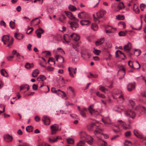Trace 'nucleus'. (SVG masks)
I'll return each mask as SVG.
<instances>
[{
	"mask_svg": "<svg viewBox=\"0 0 146 146\" xmlns=\"http://www.w3.org/2000/svg\"><path fill=\"white\" fill-rule=\"evenodd\" d=\"M80 138L83 140L85 141L89 145H91L93 141V139L91 136L87 134L84 131L80 133Z\"/></svg>",
	"mask_w": 146,
	"mask_h": 146,
	"instance_id": "f257e3e1",
	"label": "nucleus"
},
{
	"mask_svg": "<svg viewBox=\"0 0 146 146\" xmlns=\"http://www.w3.org/2000/svg\"><path fill=\"white\" fill-rule=\"evenodd\" d=\"M2 40L4 44H7V46L10 48V46L12 45L14 41V39L11 37L10 38L9 36L4 35L2 37Z\"/></svg>",
	"mask_w": 146,
	"mask_h": 146,
	"instance_id": "f03ea898",
	"label": "nucleus"
},
{
	"mask_svg": "<svg viewBox=\"0 0 146 146\" xmlns=\"http://www.w3.org/2000/svg\"><path fill=\"white\" fill-rule=\"evenodd\" d=\"M73 20L74 21L72 22L69 21L68 23L70 24L71 29L73 30H75L79 27V25L78 23L79 20L77 19Z\"/></svg>",
	"mask_w": 146,
	"mask_h": 146,
	"instance_id": "7ed1b4c3",
	"label": "nucleus"
},
{
	"mask_svg": "<svg viewBox=\"0 0 146 146\" xmlns=\"http://www.w3.org/2000/svg\"><path fill=\"white\" fill-rule=\"evenodd\" d=\"M68 37L69 38V39L68 40H66V39L64 38V40H65V41L68 43L70 42L71 39H72L73 40L77 42L80 39V37L79 35L75 33L71 34L70 36H68Z\"/></svg>",
	"mask_w": 146,
	"mask_h": 146,
	"instance_id": "20e7f679",
	"label": "nucleus"
},
{
	"mask_svg": "<svg viewBox=\"0 0 146 146\" xmlns=\"http://www.w3.org/2000/svg\"><path fill=\"white\" fill-rule=\"evenodd\" d=\"M50 128L51 130V134L52 135L55 134L57 131L61 130V128H59L58 125L56 124L51 125Z\"/></svg>",
	"mask_w": 146,
	"mask_h": 146,
	"instance_id": "39448f33",
	"label": "nucleus"
},
{
	"mask_svg": "<svg viewBox=\"0 0 146 146\" xmlns=\"http://www.w3.org/2000/svg\"><path fill=\"white\" fill-rule=\"evenodd\" d=\"M106 11L105 10L101 9L96 13V16L98 19H100L103 17V16L106 13Z\"/></svg>",
	"mask_w": 146,
	"mask_h": 146,
	"instance_id": "423d86ee",
	"label": "nucleus"
},
{
	"mask_svg": "<svg viewBox=\"0 0 146 146\" xmlns=\"http://www.w3.org/2000/svg\"><path fill=\"white\" fill-rule=\"evenodd\" d=\"M136 83L135 82L129 83L127 86V88L128 91L131 92L135 89V88Z\"/></svg>",
	"mask_w": 146,
	"mask_h": 146,
	"instance_id": "0eeeda50",
	"label": "nucleus"
},
{
	"mask_svg": "<svg viewBox=\"0 0 146 146\" xmlns=\"http://www.w3.org/2000/svg\"><path fill=\"white\" fill-rule=\"evenodd\" d=\"M135 110L138 111H141L144 113H146V108L142 106H137L135 108Z\"/></svg>",
	"mask_w": 146,
	"mask_h": 146,
	"instance_id": "6e6552de",
	"label": "nucleus"
},
{
	"mask_svg": "<svg viewBox=\"0 0 146 146\" xmlns=\"http://www.w3.org/2000/svg\"><path fill=\"white\" fill-rule=\"evenodd\" d=\"M64 13L70 19L73 20H75V19H77L71 12L65 11H64Z\"/></svg>",
	"mask_w": 146,
	"mask_h": 146,
	"instance_id": "1a4fd4ad",
	"label": "nucleus"
},
{
	"mask_svg": "<svg viewBox=\"0 0 146 146\" xmlns=\"http://www.w3.org/2000/svg\"><path fill=\"white\" fill-rule=\"evenodd\" d=\"M37 37L38 38H40L41 35L44 33V31L42 28H40L37 29L35 31Z\"/></svg>",
	"mask_w": 146,
	"mask_h": 146,
	"instance_id": "9d476101",
	"label": "nucleus"
},
{
	"mask_svg": "<svg viewBox=\"0 0 146 146\" xmlns=\"http://www.w3.org/2000/svg\"><path fill=\"white\" fill-rule=\"evenodd\" d=\"M123 48L125 51L129 52L131 48V44L130 43L128 42L127 44L124 46Z\"/></svg>",
	"mask_w": 146,
	"mask_h": 146,
	"instance_id": "9b49d317",
	"label": "nucleus"
},
{
	"mask_svg": "<svg viewBox=\"0 0 146 146\" xmlns=\"http://www.w3.org/2000/svg\"><path fill=\"white\" fill-rule=\"evenodd\" d=\"M4 138L5 141L7 142H10L13 140V137L9 135V134H7L5 136H4Z\"/></svg>",
	"mask_w": 146,
	"mask_h": 146,
	"instance_id": "f8f14e48",
	"label": "nucleus"
},
{
	"mask_svg": "<svg viewBox=\"0 0 146 146\" xmlns=\"http://www.w3.org/2000/svg\"><path fill=\"white\" fill-rule=\"evenodd\" d=\"M133 133L135 136L141 139L143 137L142 134L139 133L137 129H135L134 130Z\"/></svg>",
	"mask_w": 146,
	"mask_h": 146,
	"instance_id": "ddd939ff",
	"label": "nucleus"
},
{
	"mask_svg": "<svg viewBox=\"0 0 146 146\" xmlns=\"http://www.w3.org/2000/svg\"><path fill=\"white\" fill-rule=\"evenodd\" d=\"M87 111V109L84 108L82 110H80V114L82 117H86V112Z\"/></svg>",
	"mask_w": 146,
	"mask_h": 146,
	"instance_id": "4468645a",
	"label": "nucleus"
},
{
	"mask_svg": "<svg viewBox=\"0 0 146 146\" xmlns=\"http://www.w3.org/2000/svg\"><path fill=\"white\" fill-rule=\"evenodd\" d=\"M55 57L57 61H58L59 60V62L60 63L64 62V59L62 56L58 55H56Z\"/></svg>",
	"mask_w": 146,
	"mask_h": 146,
	"instance_id": "2eb2a0df",
	"label": "nucleus"
},
{
	"mask_svg": "<svg viewBox=\"0 0 146 146\" xmlns=\"http://www.w3.org/2000/svg\"><path fill=\"white\" fill-rule=\"evenodd\" d=\"M102 129L100 128V127H96V129L94 131V133L95 135L101 133V131H102Z\"/></svg>",
	"mask_w": 146,
	"mask_h": 146,
	"instance_id": "dca6fc26",
	"label": "nucleus"
},
{
	"mask_svg": "<svg viewBox=\"0 0 146 146\" xmlns=\"http://www.w3.org/2000/svg\"><path fill=\"white\" fill-rule=\"evenodd\" d=\"M95 127V123L89 124L87 125V128L90 131H92L93 130V128Z\"/></svg>",
	"mask_w": 146,
	"mask_h": 146,
	"instance_id": "f3484780",
	"label": "nucleus"
},
{
	"mask_svg": "<svg viewBox=\"0 0 146 146\" xmlns=\"http://www.w3.org/2000/svg\"><path fill=\"white\" fill-rule=\"evenodd\" d=\"M104 38H101L95 42V44L96 46H98L102 44L104 42Z\"/></svg>",
	"mask_w": 146,
	"mask_h": 146,
	"instance_id": "a211bd4d",
	"label": "nucleus"
},
{
	"mask_svg": "<svg viewBox=\"0 0 146 146\" xmlns=\"http://www.w3.org/2000/svg\"><path fill=\"white\" fill-rule=\"evenodd\" d=\"M58 20L61 23H65L66 17L64 15H61L58 18Z\"/></svg>",
	"mask_w": 146,
	"mask_h": 146,
	"instance_id": "6ab92c4d",
	"label": "nucleus"
},
{
	"mask_svg": "<svg viewBox=\"0 0 146 146\" xmlns=\"http://www.w3.org/2000/svg\"><path fill=\"white\" fill-rule=\"evenodd\" d=\"M106 29H107V30L106 29L105 30V31L106 33H112V30L113 29H114L111 27L109 25L107 26L106 27Z\"/></svg>",
	"mask_w": 146,
	"mask_h": 146,
	"instance_id": "aec40b11",
	"label": "nucleus"
},
{
	"mask_svg": "<svg viewBox=\"0 0 146 146\" xmlns=\"http://www.w3.org/2000/svg\"><path fill=\"white\" fill-rule=\"evenodd\" d=\"M80 23L82 25H90V22L88 20H82L80 21Z\"/></svg>",
	"mask_w": 146,
	"mask_h": 146,
	"instance_id": "412c9836",
	"label": "nucleus"
},
{
	"mask_svg": "<svg viewBox=\"0 0 146 146\" xmlns=\"http://www.w3.org/2000/svg\"><path fill=\"white\" fill-rule=\"evenodd\" d=\"M103 121L104 123L107 126H108V125L111 124V120L109 118L106 119L104 120H103Z\"/></svg>",
	"mask_w": 146,
	"mask_h": 146,
	"instance_id": "4be33fe9",
	"label": "nucleus"
},
{
	"mask_svg": "<svg viewBox=\"0 0 146 146\" xmlns=\"http://www.w3.org/2000/svg\"><path fill=\"white\" fill-rule=\"evenodd\" d=\"M39 70L36 69L33 72L32 76L33 77H36L39 74Z\"/></svg>",
	"mask_w": 146,
	"mask_h": 146,
	"instance_id": "5701e85b",
	"label": "nucleus"
},
{
	"mask_svg": "<svg viewBox=\"0 0 146 146\" xmlns=\"http://www.w3.org/2000/svg\"><path fill=\"white\" fill-rule=\"evenodd\" d=\"M34 66V65L33 63L30 64L29 62H27L26 63L25 65V67L26 68L30 69L33 67Z\"/></svg>",
	"mask_w": 146,
	"mask_h": 146,
	"instance_id": "b1692460",
	"label": "nucleus"
},
{
	"mask_svg": "<svg viewBox=\"0 0 146 146\" xmlns=\"http://www.w3.org/2000/svg\"><path fill=\"white\" fill-rule=\"evenodd\" d=\"M118 122L120 123L121 125L122 126L124 129L126 130L129 128V127L125 126V123L121 120H119Z\"/></svg>",
	"mask_w": 146,
	"mask_h": 146,
	"instance_id": "393cba45",
	"label": "nucleus"
},
{
	"mask_svg": "<svg viewBox=\"0 0 146 146\" xmlns=\"http://www.w3.org/2000/svg\"><path fill=\"white\" fill-rule=\"evenodd\" d=\"M133 10L136 13H138L139 12V10L138 7L135 4H134Z\"/></svg>",
	"mask_w": 146,
	"mask_h": 146,
	"instance_id": "a878e982",
	"label": "nucleus"
},
{
	"mask_svg": "<svg viewBox=\"0 0 146 146\" xmlns=\"http://www.w3.org/2000/svg\"><path fill=\"white\" fill-rule=\"evenodd\" d=\"M15 20H13V21H11L10 22V27L12 29H14L15 27Z\"/></svg>",
	"mask_w": 146,
	"mask_h": 146,
	"instance_id": "bb28decb",
	"label": "nucleus"
},
{
	"mask_svg": "<svg viewBox=\"0 0 146 146\" xmlns=\"http://www.w3.org/2000/svg\"><path fill=\"white\" fill-rule=\"evenodd\" d=\"M26 88L27 89V91L29 90V86L28 85H22L20 88V90H25Z\"/></svg>",
	"mask_w": 146,
	"mask_h": 146,
	"instance_id": "cd10ccee",
	"label": "nucleus"
},
{
	"mask_svg": "<svg viewBox=\"0 0 146 146\" xmlns=\"http://www.w3.org/2000/svg\"><path fill=\"white\" fill-rule=\"evenodd\" d=\"M69 9L72 11H75L77 10L76 7L72 5H70L68 6Z\"/></svg>",
	"mask_w": 146,
	"mask_h": 146,
	"instance_id": "c85d7f7f",
	"label": "nucleus"
},
{
	"mask_svg": "<svg viewBox=\"0 0 146 146\" xmlns=\"http://www.w3.org/2000/svg\"><path fill=\"white\" fill-rule=\"evenodd\" d=\"M93 105H91L88 108L89 111L91 114H92L93 112H95V110L93 109Z\"/></svg>",
	"mask_w": 146,
	"mask_h": 146,
	"instance_id": "c756f323",
	"label": "nucleus"
},
{
	"mask_svg": "<svg viewBox=\"0 0 146 146\" xmlns=\"http://www.w3.org/2000/svg\"><path fill=\"white\" fill-rule=\"evenodd\" d=\"M135 113L132 111L130 110L129 112V116L132 119L135 118Z\"/></svg>",
	"mask_w": 146,
	"mask_h": 146,
	"instance_id": "7c9ffc66",
	"label": "nucleus"
},
{
	"mask_svg": "<svg viewBox=\"0 0 146 146\" xmlns=\"http://www.w3.org/2000/svg\"><path fill=\"white\" fill-rule=\"evenodd\" d=\"M26 130L27 132L30 133L33 131V128L32 126H29L26 128Z\"/></svg>",
	"mask_w": 146,
	"mask_h": 146,
	"instance_id": "2f4dec72",
	"label": "nucleus"
},
{
	"mask_svg": "<svg viewBox=\"0 0 146 146\" xmlns=\"http://www.w3.org/2000/svg\"><path fill=\"white\" fill-rule=\"evenodd\" d=\"M117 7H118L119 11L121 9L124 8L125 7L124 4L122 2H120L119 4L117 5Z\"/></svg>",
	"mask_w": 146,
	"mask_h": 146,
	"instance_id": "473e14b6",
	"label": "nucleus"
},
{
	"mask_svg": "<svg viewBox=\"0 0 146 146\" xmlns=\"http://www.w3.org/2000/svg\"><path fill=\"white\" fill-rule=\"evenodd\" d=\"M141 53V50L138 49H135L134 53V54L136 56H139Z\"/></svg>",
	"mask_w": 146,
	"mask_h": 146,
	"instance_id": "72a5a7b5",
	"label": "nucleus"
},
{
	"mask_svg": "<svg viewBox=\"0 0 146 146\" xmlns=\"http://www.w3.org/2000/svg\"><path fill=\"white\" fill-rule=\"evenodd\" d=\"M91 28L94 31H96L98 29V27L96 24H92L91 25Z\"/></svg>",
	"mask_w": 146,
	"mask_h": 146,
	"instance_id": "f704fd0d",
	"label": "nucleus"
},
{
	"mask_svg": "<svg viewBox=\"0 0 146 146\" xmlns=\"http://www.w3.org/2000/svg\"><path fill=\"white\" fill-rule=\"evenodd\" d=\"M85 141L84 140H80L77 143V146H84V145L85 143Z\"/></svg>",
	"mask_w": 146,
	"mask_h": 146,
	"instance_id": "c9c22d12",
	"label": "nucleus"
},
{
	"mask_svg": "<svg viewBox=\"0 0 146 146\" xmlns=\"http://www.w3.org/2000/svg\"><path fill=\"white\" fill-rule=\"evenodd\" d=\"M99 89L101 91L104 93H106V92L108 91V89L102 86L100 87Z\"/></svg>",
	"mask_w": 146,
	"mask_h": 146,
	"instance_id": "e433bc0d",
	"label": "nucleus"
},
{
	"mask_svg": "<svg viewBox=\"0 0 146 146\" xmlns=\"http://www.w3.org/2000/svg\"><path fill=\"white\" fill-rule=\"evenodd\" d=\"M1 75L5 77H7L8 76V75L7 72L4 69L1 70Z\"/></svg>",
	"mask_w": 146,
	"mask_h": 146,
	"instance_id": "4c0bfd02",
	"label": "nucleus"
},
{
	"mask_svg": "<svg viewBox=\"0 0 146 146\" xmlns=\"http://www.w3.org/2000/svg\"><path fill=\"white\" fill-rule=\"evenodd\" d=\"M58 139V137H57L56 138H53V139H52L50 138H49L48 139L49 142L50 143H53L56 142Z\"/></svg>",
	"mask_w": 146,
	"mask_h": 146,
	"instance_id": "58836bf2",
	"label": "nucleus"
},
{
	"mask_svg": "<svg viewBox=\"0 0 146 146\" xmlns=\"http://www.w3.org/2000/svg\"><path fill=\"white\" fill-rule=\"evenodd\" d=\"M40 79L42 81H44V80H46V78L44 75H40L37 78L38 80V79Z\"/></svg>",
	"mask_w": 146,
	"mask_h": 146,
	"instance_id": "ea45409f",
	"label": "nucleus"
},
{
	"mask_svg": "<svg viewBox=\"0 0 146 146\" xmlns=\"http://www.w3.org/2000/svg\"><path fill=\"white\" fill-rule=\"evenodd\" d=\"M131 143L130 141L125 140L124 143L125 146H131Z\"/></svg>",
	"mask_w": 146,
	"mask_h": 146,
	"instance_id": "a19ab883",
	"label": "nucleus"
},
{
	"mask_svg": "<svg viewBox=\"0 0 146 146\" xmlns=\"http://www.w3.org/2000/svg\"><path fill=\"white\" fill-rule=\"evenodd\" d=\"M20 36H21V38H23L24 37V35H22V34H20L18 33H15L14 35V36L15 37L17 38L18 39H20L21 38H18L17 37V36H18L19 37Z\"/></svg>",
	"mask_w": 146,
	"mask_h": 146,
	"instance_id": "79ce46f5",
	"label": "nucleus"
},
{
	"mask_svg": "<svg viewBox=\"0 0 146 146\" xmlns=\"http://www.w3.org/2000/svg\"><path fill=\"white\" fill-rule=\"evenodd\" d=\"M117 5L116 3H114L112 6V7H113L114 10L116 11H119V9L118 7H117Z\"/></svg>",
	"mask_w": 146,
	"mask_h": 146,
	"instance_id": "37998d69",
	"label": "nucleus"
},
{
	"mask_svg": "<svg viewBox=\"0 0 146 146\" xmlns=\"http://www.w3.org/2000/svg\"><path fill=\"white\" fill-rule=\"evenodd\" d=\"M101 51L100 50H98L95 48H94V50L93 51V53L96 55H99Z\"/></svg>",
	"mask_w": 146,
	"mask_h": 146,
	"instance_id": "c03bdc74",
	"label": "nucleus"
},
{
	"mask_svg": "<svg viewBox=\"0 0 146 146\" xmlns=\"http://www.w3.org/2000/svg\"><path fill=\"white\" fill-rule=\"evenodd\" d=\"M67 142L68 144H73L74 142V140L72 139L68 138L67 139Z\"/></svg>",
	"mask_w": 146,
	"mask_h": 146,
	"instance_id": "a18cd8bd",
	"label": "nucleus"
},
{
	"mask_svg": "<svg viewBox=\"0 0 146 146\" xmlns=\"http://www.w3.org/2000/svg\"><path fill=\"white\" fill-rule=\"evenodd\" d=\"M118 98L119 99L120 103H122L124 101V98L123 97V95L121 94L118 97Z\"/></svg>",
	"mask_w": 146,
	"mask_h": 146,
	"instance_id": "49530a36",
	"label": "nucleus"
},
{
	"mask_svg": "<svg viewBox=\"0 0 146 146\" xmlns=\"http://www.w3.org/2000/svg\"><path fill=\"white\" fill-rule=\"evenodd\" d=\"M117 18L119 20H123L124 19L125 17L123 15H118L116 16Z\"/></svg>",
	"mask_w": 146,
	"mask_h": 146,
	"instance_id": "de8ad7c7",
	"label": "nucleus"
},
{
	"mask_svg": "<svg viewBox=\"0 0 146 146\" xmlns=\"http://www.w3.org/2000/svg\"><path fill=\"white\" fill-rule=\"evenodd\" d=\"M82 16L83 19L86 18L87 16V14L86 12L83 11L81 12Z\"/></svg>",
	"mask_w": 146,
	"mask_h": 146,
	"instance_id": "09e8293b",
	"label": "nucleus"
},
{
	"mask_svg": "<svg viewBox=\"0 0 146 146\" xmlns=\"http://www.w3.org/2000/svg\"><path fill=\"white\" fill-rule=\"evenodd\" d=\"M118 35L119 36H124L125 35L126 33L123 31H120L119 32Z\"/></svg>",
	"mask_w": 146,
	"mask_h": 146,
	"instance_id": "8fccbe9b",
	"label": "nucleus"
},
{
	"mask_svg": "<svg viewBox=\"0 0 146 146\" xmlns=\"http://www.w3.org/2000/svg\"><path fill=\"white\" fill-rule=\"evenodd\" d=\"M50 121L49 118L48 119H47L46 121H45L44 122V124L45 125H48L50 124Z\"/></svg>",
	"mask_w": 146,
	"mask_h": 146,
	"instance_id": "3c124183",
	"label": "nucleus"
},
{
	"mask_svg": "<svg viewBox=\"0 0 146 146\" xmlns=\"http://www.w3.org/2000/svg\"><path fill=\"white\" fill-rule=\"evenodd\" d=\"M131 132L130 131H127L125 133V136L126 137H128L130 136L131 135Z\"/></svg>",
	"mask_w": 146,
	"mask_h": 146,
	"instance_id": "603ef678",
	"label": "nucleus"
},
{
	"mask_svg": "<svg viewBox=\"0 0 146 146\" xmlns=\"http://www.w3.org/2000/svg\"><path fill=\"white\" fill-rule=\"evenodd\" d=\"M51 91L52 93H56L58 94V91L56 90V88H54L53 87L52 88Z\"/></svg>",
	"mask_w": 146,
	"mask_h": 146,
	"instance_id": "864d4df0",
	"label": "nucleus"
},
{
	"mask_svg": "<svg viewBox=\"0 0 146 146\" xmlns=\"http://www.w3.org/2000/svg\"><path fill=\"white\" fill-rule=\"evenodd\" d=\"M128 64L129 66L132 68H135L134 67L132 62L130 61H129L128 62Z\"/></svg>",
	"mask_w": 146,
	"mask_h": 146,
	"instance_id": "5fc2aeb1",
	"label": "nucleus"
},
{
	"mask_svg": "<svg viewBox=\"0 0 146 146\" xmlns=\"http://www.w3.org/2000/svg\"><path fill=\"white\" fill-rule=\"evenodd\" d=\"M49 117L47 116H44L42 118V121L43 123L45 121H46L47 119H48Z\"/></svg>",
	"mask_w": 146,
	"mask_h": 146,
	"instance_id": "6e6d98bb",
	"label": "nucleus"
},
{
	"mask_svg": "<svg viewBox=\"0 0 146 146\" xmlns=\"http://www.w3.org/2000/svg\"><path fill=\"white\" fill-rule=\"evenodd\" d=\"M145 7V5L143 3H142L140 5V7L141 11L143 10L144 8Z\"/></svg>",
	"mask_w": 146,
	"mask_h": 146,
	"instance_id": "4d7b16f0",
	"label": "nucleus"
},
{
	"mask_svg": "<svg viewBox=\"0 0 146 146\" xmlns=\"http://www.w3.org/2000/svg\"><path fill=\"white\" fill-rule=\"evenodd\" d=\"M46 69L48 71H52L54 70V68L50 66H48L46 68Z\"/></svg>",
	"mask_w": 146,
	"mask_h": 146,
	"instance_id": "13d9d810",
	"label": "nucleus"
},
{
	"mask_svg": "<svg viewBox=\"0 0 146 146\" xmlns=\"http://www.w3.org/2000/svg\"><path fill=\"white\" fill-rule=\"evenodd\" d=\"M38 86L36 84H34L33 86V89L35 90H37L38 88Z\"/></svg>",
	"mask_w": 146,
	"mask_h": 146,
	"instance_id": "bf43d9fd",
	"label": "nucleus"
},
{
	"mask_svg": "<svg viewBox=\"0 0 146 146\" xmlns=\"http://www.w3.org/2000/svg\"><path fill=\"white\" fill-rule=\"evenodd\" d=\"M0 24L1 25L5 27H6V24L3 21L1 20L0 21Z\"/></svg>",
	"mask_w": 146,
	"mask_h": 146,
	"instance_id": "052dcab7",
	"label": "nucleus"
},
{
	"mask_svg": "<svg viewBox=\"0 0 146 146\" xmlns=\"http://www.w3.org/2000/svg\"><path fill=\"white\" fill-rule=\"evenodd\" d=\"M43 52L45 53V55L46 57H48L50 56L51 53L49 51H45Z\"/></svg>",
	"mask_w": 146,
	"mask_h": 146,
	"instance_id": "680f3d73",
	"label": "nucleus"
},
{
	"mask_svg": "<svg viewBox=\"0 0 146 146\" xmlns=\"http://www.w3.org/2000/svg\"><path fill=\"white\" fill-rule=\"evenodd\" d=\"M60 112L62 114H66L67 113H70V112L68 111H65L61 110H60Z\"/></svg>",
	"mask_w": 146,
	"mask_h": 146,
	"instance_id": "e2e57ef3",
	"label": "nucleus"
},
{
	"mask_svg": "<svg viewBox=\"0 0 146 146\" xmlns=\"http://www.w3.org/2000/svg\"><path fill=\"white\" fill-rule=\"evenodd\" d=\"M111 100L110 99H107V100L106 99L104 101L103 100H102L101 101H102V103L103 104L106 105V102L107 101H110Z\"/></svg>",
	"mask_w": 146,
	"mask_h": 146,
	"instance_id": "0e129e2a",
	"label": "nucleus"
},
{
	"mask_svg": "<svg viewBox=\"0 0 146 146\" xmlns=\"http://www.w3.org/2000/svg\"><path fill=\"white\" fill-rule=\"evenodd\" d=\"M14 57V56H9L7 57V60L9 61H10L12 60V59Z\"/></svg>",
	"mask_w": 146,
	"mask_h": 146,
	"instance_id": "69168bd1",
	"label": "nucleus"
},
{
	"mask_svg": "<svg viewBox=\"0 0 146 146\" xmlns=\"http://www.w3.org/2000/svg\"><path fill=\"white\" fill-rule=\"evenodd\" d=\"M35 119L36 121L38 122L40 120V118L38 116H36L35 117Z\"/></svg>",
	"mask_w": 146,
	"mask_h": 146,
	"instance_id": "338daca9",
	"label": "nucleus"
},
{
	"mask_svg": "<svg viewBox=\"0 0 146 146\" xmlns=\"http://www.w3.org/2000/svg\"><path fill=\"white\" fill-rule=\"evenodd\" d=\"M17 146H29V145L26 143H23L22 145H19Z\"/></svg>",
	"mask_w": 146,
	"mask_h": 146,
	"instance_id": "774afa93",
	"label": "nucleus"
}]
</instances>
